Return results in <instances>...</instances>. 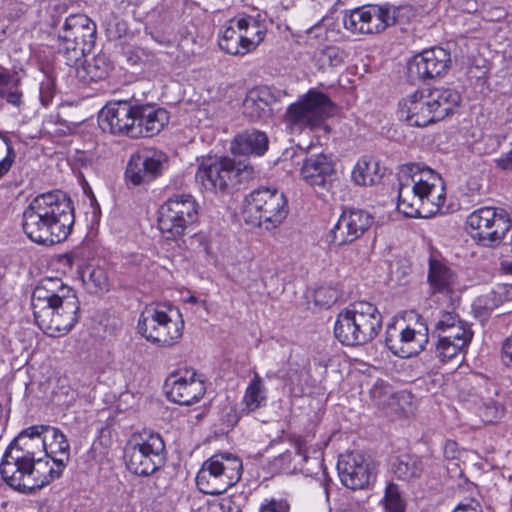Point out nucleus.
I'll use <instances>...</instances> for the list:
<instances>
[{
  "label": "nucleus",
  "mask_w": 512,
  "mask_h": 512,
  "mask_svg": "<svg viewBox=\"0 0 512 512\" xmlns=\"http://www.w3.org/2000/svg\"><path fill=\"white\" fill-rule=\"evenodd\" d=\"M273 94L268 87H259L251 90L243 102V113L251 121H257L270 112Z\"/></svg>",
  "instance_id": "obj_31"
},
{
  "label": "nucleus",
  "mask_w": 512,
  "mask_h": 512,
  "mask_svg": "<svg viewBox=\"0 0 512 512\" xmlns=\"http://www.w3.org/2000/svg\"><path fill=\"white\" fill-rule=\"evenodd\" d=\"M243 473L242 460L231 453H217L202 464L196 476L198 489L207 495H220L237 484Z\"/></svg>",
  "instance_id": "obj_8"
},
{
  "label": "nucleus",
  "mask_w": 512,
  "mask_h": 512,
  "mask_svg": "<svg viewBox=\"0 0 512 512\" xmlns=\"http://www.w3.org/2000/svg\"><path fill=\"white\" fill-rule=\"evenodd\" d=\"M82 281L91 294H100L109 290V278L102 267H87L82 274Z\"/></svg>",
  "instance_id": "obj_38"
},
{
  "label": "nucleus",
  "mask_w": 512,
  "mask_h": 512,
  "mask_svg": "<svg viewBox=\"0 0 512 512\" xmlns=\"http://www.w3.org/2000/svg\"><path fill=\"white\" fill-rule=\"evenodd\" d=\"M512 220L504 208L481 207L472 212L466 224H494L495 222L510 223Z\"/></svg>",
  "instance_id": "obj_37"
},
{
  "label": "nucleus",
  "mask_w": 512,
  "mask_h": 512,
  "mask_svg": "<svg viewBox=\"0 0 512 512\" xmlns=\"http://www.w3.org/2000/svg\"><path fill=\"white\" fill-rule=\"evenodd\" d=\"M35 323L48 336L68 333L79 321L80 303L74 289L58 277L41 279L33 290Z\"/></svg>",
  "instance_id": "obj_1"
},
{
  "label": "nucleus",
  "mask_w": 512,
  "mask_h": 512,
  "mask_svg": "<svg viewBox=\"0 0 512 512\" xmlns=\"http://www.w3.org/2000/svg\"><path fill=\"white\" fill-rule=\"evenodd\" d=\"M6 147L7 155L0 161V178L10 170L15 159V152L12 143H8V141H6Z\"/></svg>",
  "instance_id": "obj_51"
},
{
  "label": "nucleus",
  "mask_w": 512,
  "mask_h": 512,
  "mask_svg": "<svg viewBox=\"0 0 512 512\" xmlns=\"http://www.w3.org/2000/svg\"><path fill=\"white\" fill-rule=\"evenodd\" d=\"M337 470L342 484L351 490L364 489L374 478L373 462L362 451L342 455Z\"/></svg>",
  "instance_id": "obj_17"
},
{
  "label": "nucleus",
  "mask_w": 512,
  "mask_h": 512,
  "mask_svg": "<svg viewBox=\"0 0 512 512\" xmlns=\"http://www.w3.org/2000/svg\"><path fill=\"white\" fill-rule=\"evenodd\" d=\"M159 227V230L162 232V233H165V232H169L171 233L172 232V229L171 228H167V229H163L162 226H158Z\"/></svg>",
  "instance_id": "obj_62"
},
{
  "label": "nucleus",
  "mask_w": 512,
  "mask_h": 512,
  "mask_svg": "<svg viewBox=\"0 0 512 512\" xmlns=\"http://www.w3.org/2000/svg\"><path fill=\"white\" fill-rule=\"evenodd\" d=\"M307 34L309 36V38H319V37H324L325 36V30L323 29L321 23H317L315 24L314 26H312L308 31H307Z\"/></svg>",
  "instance_id": "obj_55"
},
{
  "label": "nucleus",
  "mask_w": 512,
  "mask_h": 512,
  "mask_svg": "<svg viewBox=\"0 0 512 512\" xmlns=\"http://www.w3.org/2000/svg\"><path fill=\"white\" fill-rule=\"evenodd\" d=\"M495 165L501 170H512V149L507 153L502 154L499 158L495 159Z\"/></svg>",
  "instance_id": "obj_54"
},
{
  "label": "nucleus",
  "mask_w": 512,
  "mask_h": 512,
  "mask_svg": "<svg viewBox=\"0 0 512 512\" xmlns=\"http://www.w3.org/2000/svg\"><path fill=\"white\" fill-rule=\"evenodd\" d=\"M0 138L3 140V142L6 144V141H8V143H12L11 140L5 135L3 134V132L0 131Z\"/></svg>",
  "instance_id": "obj_60"
},
{
  "label": "nucleus",
  "mask_w": 512,
  "mask_h": 512,
  "mask_svg": "<svg viewBox=\"0 0 512 512\" xmlns=\"http://www.w3.org/2000/svg\"><path fill=\"white\" fill-rule=\"evenodd\" d=\"M428 281L434 292L449 294L452 292L453 272L440 261L430 258Z\"/></svg>",
  "instance_id": "obj_34"
},
{
  "label": "nucleus",
  "mask_w": 512,
  "mask_h": 512,
  "mask_svg": "<svg viewBox=\"0 0 512 512\" xmlns=\"http://www.w3.org/2000/svg\"><path fill=\"white\" fill-rule=\"evenodd\" d=\"M43 425H33L22 430L7 447L19 450L25 457L38 461L37 454L44 450Z\"/></svg>",
  "instance_id": "obj_27"
},
{
  "label": "nucleus",
  "mask_w": 512,
  "mask_h": 512,
  "mask_svg": "<svg viewBox=\"0 0 512 512\" xmlns=\"http://www.w3.org/2000/svg\"><path fill=\"white\" fill-rule=\"evenodd\" d=\"M502 353L509 363L512 364V336L505 340L502 346Z\"/></svg>",
  "instance_id": "obj_56"
},
{
  "label": "nucleus",
  "mask_w": 512,
  "mask_h": 512,
  "mask_svg": "<svg viewBox=\"0 0 512 512\" xmlns=\"http://www.w3.org/2000/svg\"><path fill=\"white\" fill-rule=\"evenodd\" d=\"M266 392L262 378L255 373L253 379L246 388L243 402L249 412H253L266 404Z\"/></svg>",
  "instance_id": "obj_39"
},
{
  "label": "nucleus",
  "mask_w": 512,
  "mask_h": 512,
  "mask_svg": "<svg viewBox=\"0 0 512 512\" xmlns=\"http://www.w3.org/2000/svg\"><path fill=\"white\" fill-rule=\"evenodd\" d=\"M169 122L168 112L154 104L134 105L133 138L153 137L159 134Z\"/></svg>",
  "instance_id": "obj_21"
},
{
  "label": "nucleus",
  "mask_w": 512,
  "mask_h": 512,
  "mask_svg": "<svg viewBox=\"0 0 512 512\" xmlns=\"http://www.w3.org/2000/svg\"><path fill=\"white\" fill-rule=\"evenodd\" d=\"M137 328L149 342L170 347L181 339L184 321L179 310L172 306L148 305L140 314Z\"/></svg>",
  "instance_id": "obj_7"
},
{
  "label": "nucleus",
  "mask_w": 512,
  "mask_h": 512,
  "mask_svg": "<svg viewBox=\"0 0 512 512\" xmlns=\"http://www.w3.org/2000/svg\"><path fill=\"white\" fill-rule=\"evenodd\" d=\"M254 169L229 157L208 156L203 158L195 174L196 181L206 191L225 192L252 179Z\"/></svg>",
  "instance_id": "obj_6"
},
{
  "label": "nucleus",
  "mask_w": 512,
  "mask_h": 512,
  "mask_svg": "<svg viewBox=\"0 0 512 512\" xmlns=\"http://www.w3.org/2000/svg\"><path fill=\"white\" fill-rule=\"evenodd\" d=\"M384 503L387 512H404L405 505L396 484L390 483L386 487Z\"/></svg>",
  "instance_id": "obj_46"
},
{
  "label": "nucleus",
  "mask_w": 512,
  "mask_h": 512,
  "mask_svg": "<svg viewBox=\"0 0 512 512\" xmlns=\"http://www.w3.org/2000/svg\"><path fill=\"white\" fill-rule=\"evenodd\" d=\"M0 474L11 488L29 494L57 479L58 471L50 468L49 460L33 461L19 450L7 448L0 463Z\"/></svg>",
  "instance_id": "obj_4"
},
{
  "label": "nucleus",
  "mask_w": 512,
  "mask_h": 512,
  "mask_svg": "<svg viewBox=\"0 0 512 512\" xmlns=\"http://www.w3.org/2000/svg\"><path fill=\"white\" fill-rule=\"evenodd\" d=\"M219 47L228 54L244 56L247 53V49L244 46L243 38L238 32V28L232 19L228 21V24L220 32L219 36Z\"/></svg>",
  "instance_id": "obj_35"
},
{
  "label": "nucleus",
  "mask_w": 512,
  "mask_h": 512,
  "mask_svg": "<svg viewBox=\"0 0 512 512\" xmlns=\"http://www.w3.org/2000/svg\"><path fill=\"white\" fill-rule=\"evenodd\" d=\"M471 236L483 246H496L506 239L509 232V226L503 227L502 231L492 230L493 226H484L485 230H481V226H470Z\"/></svg>",
  "instance_id": "obj_40"
},
{
  "label": "nucleus",
  "mask_w": 512,
  "mask_h": 512,
  "mask_svg": "<svg viewBox=\"0 0 512 512\" xmlns=\"http://www.w3.org/2000/svg\"><path fill=\"white\" fill-rule=\"evenodd\" d=\"M479 414L485 423H493L502 418L504 407L494 399H487L479 405Z\"/></svg>",
  "instance_id": "obj_45"
},
{
  "label": "nucleus",
  "mask_w": 512,
  "mask_h": 512,
  "mask_svg": "<svg viewBox=\"0 0 512 512\" xmlns=\"http://www.w3.org/2000/svg\"><path fill=\"white\" fill-rule=\"evenodd\" d=\"M165 452L161 435L144 430L131 436L124 449V458L132 473L148 476L164 465Z\"/></svg>",
  "instance_id": "obj_9"
},
{
  "label": "nucleus",
  "mask_w": 512,
  "mask_h": 512,
  "mask_svg": "<svg viewBox=\"0 0 512 512\" xmlns=\"http://www.w3.org/2000/svg\"><path fill=\"white\" fill-rule=\"evenodd\" d=\"M72 200L61 191L36 196L23 212L22 224H74Z\"/></svg>",
  "instance_id": "obj_12"
},
{
  "label": "nucleus",
  "mask_w": 512,
  "mask_h": 512,
  "mask_svg": "<svg viewBox=\"0 0 512 512\" xmlns=\"http://www.w3.org/2000/svg\"><path fill=\"white\" fill-rule=\"evenodd\" d=\"M232 23L238 28L247 49V53L255 50L264 40L266 26L254 16L242 15L232 18Z\"/></svg>",
  "instance_id": "obj_28"
},
{
  "label": "nucleus",
  "mask_w": 512,
  "mask_h": 512,
  "mask_svg": "<svg viewBox=\"0 0 512 512\" xmlns=\"http://www.w3.org/2000/svg\"><path fill=\"white\" fill-rule=\"evenodd\" d=\"M452 512H482L480 503L475 499L460 502Z\"/></svg>",
  "instance_id": "obj_53"
},
{
  "label": "nucleus",
  "mask_w": 512,
  "mask_h": 512,
  "mask_svg": "<svg viewBox=\"0 0 512 512\" xmlns=\"http://www.w3.org/2000/svg\"><path fill=\"white\" fill-rule=\"evenodd\" d=\"M197 220L198 205L191 195H175L158 210V224H195Z\"/></svg>",
  "instance_id": "obj_22"
},
{
  "label": "nucleus",
  "mask_w": 512,
  "mask_h": 512,
  "mask_svg": "<svg viewBox=\"0 0 512 512\" xmlns=\"http://www.w3.org/2000/svg\"><path fill=\"white\" fill-rule=\"evenodd\" d=\"M292 461V453L290 451H286L276 457L272 465L275 469L279 471H289L291 466L290 463Z\"/></svg>",
  "instance_id": "obj_52"
},
{
  "label": "nucleus",
  "mask_w": 512,
  "mask_h": 512,
  "mask_svg": "<svg viewBox=\"0 0 512 512\" xmlns=\"http://www.w3.org/2000/svg\"><path fill=\"white\" fill-rule=\"evenodd\" d=\"M348 314L356 316L364 335L372 341L382 328V315L378 308L367 301H356L344 309Z\"/></svg>",
  "instance_id": "obj_26"
},
{
  "label": "nucleus",
  "mask_w": 512,
  "mask_h": 512,
  "mask_svg": "<svg viewBox=\"0 0 512 512\" xmlns=\"http://www.w3.org/2000/svg\"><path fill=\"white\" fill-rule=\"evenodd\" d=\"M134 105L130 100L109 101L99 112L100 128L113 135L133 138Z\"/></svg>",
  "instance_id": "obj_19"
},
{
  "label": "nucleus",
  "mask_w": 512,
  "mask_h": 512,
  "mask_svg": "<svg viewBox=\"0 0 512 512\" xmlns=\"http://www.w3.org/2000/svg\"><path fill=\"white\" fill-rule=\"evenodd\" d=\"M366 230L367 227L363 226H334L327 236V241L341 246L353 242L360 235L364 234Z\"/></svg>",
  "instance_id": "obj_41"
},
{
  "label": "nucleus",
  "mask_w": 512,
  "mask_h": 512,
  "mask_svg": "<svg viewBox=\"0 0 512 512\" xmlns=\"http://www.w3.org/2000/svg\"><path fill=\"white\" fill-rule=\"evenodd\" d=\"M460 103L454 89L418 90L399 102L398 116L410 126L425 127L454 113Z\"/></svg>",
  "instance_id": "obj_3"
},
{
  "label": "nucleus",
  "mask_w": 512,
  "mask_h": 512,
  "mask_svg": "<svg viewBox=\"0 0 512 512\" xmlns=\"http://www.w3.org/2000/svg\"><path fill=\"white\" fill-rule=\"evenodd\" d=\"M54 92L55 84L52 79L47 78L45 81L41 82L40 99L43 105L47 106L52 101Z\"/></svg>",
  "instance_id": "obj_50"
},
{
  "label": "nucleus",
  "mask_w": 512,
  "mask_h": 512,
  "mask_svg": "<svg viewBox=\"0 0 512 512\" xmlns=\"http://www.w3.org/2000/svg\"><path fill=\"white\" fill-rule=\"evenodd\" d=\"M73 226H22L27 237L41 245H53L64 241Z\"/></svg>",
  "instance_id": "obj_32"
},
{
  "label": "nucleus",
  "mask_w": 512,
  "mask_h": 512,
  "mask_svg": "<svg viewBox=\"0 0 512 512\" xmlns=\"http://www.w3.org/2000/svg\"><path fill=\"white\" fill-rule=\"evenodd\" d=\"M168 156L161 150L145 148L133 153L127 163L125 179L128 186H143L162 175Z\"/></svg>",
  "instance_id": "obj_14"
},
{
  "label": "nucleus",
  "mask_w": 512,
  "mask_h": 512,
  "mask_svg": "<svg viewBox=\"0 0 512 512\" xmlns=\"http://www.w3.org/2000/svg\"><path fill=\"white\" fill-rule=\"evenodd\" d=\"M11 80L9 73L0 71V98L13 107L20 108L24 103L23 93L17 86L9 87Z\"/></svg>",
  "instance_id": "obj_42"
},
{
  "label": "nucleus",
  "mask_w": 512,
  "mask_h": 512,
  "mask_svg": "<svg viewBox=\"0 0 512 512\" xmlns=\"http://www.w3.org/2000/svg\"><path fill=\"white\" fill-rule=\"evenodd\" d=\"M351 177L353 182L357 185H374L381 179L378 162L366 158L358 160Z\"/></svg>",
  "instance_id": "obj_36"
},
{
  "label": "nucleus",
  "mask_w": 512,
  "mask_h": 512,
  "mask_svg": "<svg viewBox=\"0 0 512 512\" xmlns=\"http://www.w3.org/2000/svg\"><path fill=\"white\" fill-rule=\"evenodd\" d=\"M165 388L169 400L186 406L198 402L205 394L203 380L191 370L171 374L165 381Z\"/></svg>",
  "instance_id": "obj_20"
},
{
  "label": "nucleus",
  "mask_w": 512,
  "mask_h": 512,
  "mask_svg": "<svg viewBox=\"0 0 512 512\" xmlns=\"http://www.w3.org/2000/svg\"><path fill=\"white\" fill-rule=\"evenodd\" d=\"M397 215L428 218L436 214L446 199L445 183L433 169L421 163H409L398 174Z\"/></svg>",
  "instance_id": "obj_2"
},
{
  "label": "nucleus",
  "mask_w": 512,
  "mask_h": 512,
  "mask_svg": "<svg viewBox=\"0 0 512 512\" xmlns=\"http://www.w3.org/2000/svg\"><path fill=\"white\" fill-rule=\"evenodd\" d=\"M268 137L259 130H247L238 134L231 143V151L238 155H263L268 149Z\"/></svg>",
  "instance_id": "obj_29"
},
{
  "label": "nucleus",
  "mask_w": 512,
  "mask_h": 512,
  "mask_svg": "<svg viewBox=\"0 0 512 512\" xmlns=\"http://www.w3.org/2000/svg\"><path fill=\"white\" fill-rule=\"evenodd\" d=\"M347 54L338 46H326L315 52V57L322 68L338 67L344 63Z\"/></svg>",
  "instance_id": "obj_43"
},
{
  "label": "nucleus",
  "mask_w": 512,
  "mask_h": 512,
  "mask_svg": "<svg viewBox=\"0 0 512 512\" xmlns=\"http://www.w3.org/2000/svg\"><path fill=\"white\" fill-rule=\"evenodd\" d=\"M314 302L321 308H329L341 297L340 291L333 285H321L315 289Z\"/></svg>",
  "instance_id": "obj_44"
},
{
  "label": "nucleus",
  "mask_w": 512,
  "mask_h": 512,
  "mask_svg": "<svg viewBox=\"0 0 512 512\" xmlns=\"http://www.w3.org/2000/svg\"><path fill=\"white\" fill-rule=\"evenodd\" d=\"M290 504L286 499L266 500L259 509V512H289Z\"/></svg>",
  "instance_id": "obj_48"
},
{
  "label": "nucleus",
  "mask_w": 512,
  "mask_h": 512,
  "mask_svg": "<svg viewBox=\"0 0 512 512\" xmlns=\"http://www.w3.org/2000/svg\"><path fill=\"white\" fill-rule=\"evenodd\" d=\"M487 299H488V296H485V297H481L479 298L475 304H474V307L479 310V309H485L487 312L492 310L493 307H490L487 305Z\"/></svg>",
  "instance_id": "obj_58"
},
{
  "label": "nucleus",
  "mask_w": 512,
  "mask_h": 512,
  "mask_svg": "<svg viewBox=\"0 0 512 512\" xmlns=\"http://www.w3.org/2000/svg\"><path fill=\"white\" fill-rule=\"evenodd\" d=\"M424 471L420 457L411 454L397 456L392 462V472L399 480L411 482L419 479Z\"/></svg>",
  "instance_id": "obj_33"
},
{
  "label": "nucleus",
  "mask_w": 512,
  "mask_h": 512,
  "mask_svg": "<svg viewBox=\"0 0 512 512\" xmlns=\"http://www.w3.org/2000/svg\"><path fill=\"white\" fill-rule=\"evenodd\" d=\"M450 63V53L446 49L433 47L410 59L407 74L411 81L435 79L446 73Z\"/></svg>",
  "instance_id": "obj_18"
},
{
  "label": "nucleus",
  "mask_w": 512,
  "mask_h": 512,
  "mask_svg": "<svg viewBox=\"0 0 512 512\" xmlns=\"http://www.w3.org/2000/svg\"><path fill=\"white\" fill-rule=\"evenodd\" d=\"M334 173V162L330 156L322 152L310 153L303 160L302 179L314 188L328 189Z\"/></svg>",
  "instance_id": "obj_23"
},
{
  "label": "nucleus",
  "mask_w": 512,
  "mask_h": 512,
  "mask_svg": "<svg viewBox=\"0 0 512 512\" xmlns=\"http://www.w3.org/2000/svg\"><path fill=\"white\" fill-rule=\"evenodd\" d=\"M456 442L447 441L444 447V453L447 458H456Z\"/></svg>",
  "instance_id": "obj_57"
},
{
  "label": "nucleus",
  "mask_w": 512,
  "mask_h": 512,
  "mask_svg": "<svg viewBox=\"0 0 512 512\" xmlns=\"http://www.w3.org/2000/svg\"><path fill=\"white\" fill-rule=\"evenodd\" d=\"M112 63L105 54H97L75 70L76 78L83 84L98 82L108 77Z\"/></svg>",
  "instance_id": "obj_30"
},
{
  "label": "nucleus",
  "mask_w": 512,
  "mask_h": 512,
  "mask_svg": "<svg viewBox=\"0 0 512 512\" xmlns=\"http://www.w3.org/2000/svg\"><path fill=\"white\" fill-rule=\"evenodd\" d=\"M428 332L427 325L420 321L405 327L389 325L386 330L385 343L394 355L400 358H410L425 349L429 338Z\"/></svg>",
  "instance_id": "obj_16"
},
{
  "label": "nucleus",
  "mask_w": 512,
  "mask_h": 512,
  "mask_svg": "<svg viewBox=\"0 0 512 512\" xmlns=\"http://www.w3.org/2000/svg\"><path fill=\"white\" fill-rule=\"evenodd\" d=\"M334 104L322 92L309 90L298 101L290 104L284 114V122L292 132L315 130L333 114Z\"/></svg>",
  "instance_id": "obj_10"
},
{
  "label": "nucleus",
  "mask_w": 512,
  "mask_h": 512,
  "mask_svg": "<svg viewBox=\"0 0 512 512\" xmlns=\"http://www.w3.org/2000/svg\"><path fill=\"white\" fill-rule=\"evenodd\" d=\"M187 301L190 303H196L198 299L195 296H190Z\"/></svg>",
  "instance_id": "obj_61"
},
{
  "label": "nucleus",
  "mask_w": 512,
  "mask_h": 512,
  "mask_svg": "<svg viewBox=\"0 0 512 512\" xmlns=\"http://www.w3.org/2000/svg\"><path fill=\"white\" fill-rule=\"evenodd\" d=\"M44 452L46 459L50 461V468L58 471L60 478L64 468L70 459V444L66 436L58 428L43 425Z\"/></svg>",
  "instance_id": "obj_24"
},
{
  "label": "nucleus",
  "mask_w": 512,
  "mask_h": 512,
  "mask_svg": "<svg viewBox=\"0 0 512 512\" xmlns=\"http://www.w3.org/2000/svg\"><path fill=\"white\" fill-rule=\"evenodd\" d=\"M297 454L301 455L304 461H307L309 457L313 456L316 460L321 457L319 448H314L312 445H308L306 440L299 439L296 442Z\"/></svg>",
  "instance_id": "obj_49"
},
{
  "label": "nucleus",
  "mask_w": 512,
  "mask_h": 512,
  "mask_svg": "<svg viewBox=\"0 0 512 512\" xmlns=\"http://www.w3.org/2000/svg\"><path fill=\"white\" fill-rule=\"evenodd\" d=\"M372 215L365 210L351 208L344 209L339 217L337 224H368L372 221Z\"/></svg>",
  "instance_id": "obj_47"
},
{
  "label": "nucleus",
  "mask_w": 512,
  "mask_h": 512,
  "mask_svg": "<svg viewBox=\"0 0 512 512\" xmlns=\"http://www.w3.org/2000/svg\"><path fill=\"white\" fill-rule=\"evenodd\" d=\"M287 214L286 198L276 189L261 187L246 197L243 210L245 224H280Z\"/></svg>",
  "instance_id": "obj_13"
},
{
  "label": "nucleus",
  "mask_w": 512,
  "mask_h": 512,
  "mask_svg": "<svg viewBox=\"0 0 512 512\" xmlns=\"http://www.w3.org/2000/svg\"><path fill=\"white\" fill-rule=\"evenodd\" d=\"M433 334L438 337L436 356L441 362H447L456 357L470 344L473 331L470 325L462 321L452 311H440L435 322Z\"/></svg>",
  "instance_id": "obj_11"
},
{
  "label": "nucleus",
  "mask_w": 512,
  "mask_h": 512,
  "mask_svg": "<svg viewBox=\"0 0 512 512\" xmlns=\"http://www.w3.org/2000/svg\"><path fill=\"white\" fill-rule=\"evenodd\" d=\"M358 323L356 316L348 314L344 309L341 310L334 323V336L335 338L345 346H359L365 345L370 341L367 335H364Z\"/></svg>",
  "instance_id": "obj_25"
},
{
  "label": "nucleus",
  "mask_w": 512,
  "mask_h": 512,
  "mask_svg": "<svg viewBox=\"0 0 512 512\" xmlns=\"http://www.w3.org/2000/svg\"><path fill=\"white\" fill-rule=\"evenodd\" d=\"M96 33V24L87 15L70 14L57 30L55 44L57 54L65 60L67 65H75L93 49Z\"/></svg>",
  "instance_id": "obj_5"
},
{
  "label": "nucleus",
  "mask_w": 512,
  "mask_h": 512,
  "mask_svg": "<svg viewBox=\"0 0 512 512\" xmlns=\"http://www.w3.org/2000/svg\"><path fill=\"white\" fill-rule=\"evenodd\" d=\"M342 22L352 34H376L394 24L395 17L387 6L366 5L344 11Z\"/></svg>",
  "instance_id": "obj_15"
},
{
  "label": "nucleus",
  "mask_w": 512,
  "mask_h": 512,
  "mask_svg": "<svg viewBox=\"0 0 512 512\" xmlns=\"http://www.w3.org/2000/svg\"><path fill=\"white\" fill-rule=\"evenodd\" d=\"M221 508H227V512H241L240 506L236 505L232 500H228L227 505L222 504Z\"/></svg>",
  "instance_id": "obj_59"
}]
</instances>
